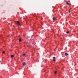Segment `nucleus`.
<instances>
[{"mask_svg": "<svg viewBox=\"0 0 78 78\" xmlns=\"http://www.w3.org/2000/svg\"><path fill=\"white\" fill-rule=\"evenodd\" d=\"M16 23H17V27H21V25H20V24L19 23V22H18V21H17Z\"/></svg>", "mask_w": 78, "mask_h": 78, "instance_id": "f257e3e1", "label": "nucleus"}, {"mask_svg": "<svg viewBox=\"0 0 78 78\" xmlns=\"http://www.w3.org/2000/svg\"><path fill=\"white\" fill-rule=\"evenodd\" d=\"M66 4L67 5H71V4L70 3H69L67 2H66Z\"/></svg>", "mask_w": 78, "mask_h": 78, "instance_id": "f03ea898", "label": "nucleus"}, {"mask_svg": "<svg viewBox=\"0 0 78 78\" xmlns=\"http://www.w3.org/2000/svg\"><path fill=\"white\" fill-rule=\"evenodd\" d=\"M53 61H55V57H53Z\"/></svg>", "mask_w": 78, "mask_h": 78, "instance_id": "7ed1b4c3", "label": "nucleus"}, {"mask_svg": "<svg viewBox=\"0 0 78 78\" xmlns=\"http://www.w3.org/2000/svg\"><path fill=\"white\" fill-rule=\"evenodd\" d=\"M69 54H67V53H65V56H67Z\"/></svg>", "mask_w": 78, "mask_h": 78, "instance_id": "20e7f679", "label": "nucleus"}, {"mask_svg": "<svg viewBox=\"0 0 78 78\" xmlns=\"http://www.w3.org/2000/svg\"><path fill=\"white\" fill-rule=\"evenodd\" d=\"M19 41L20 42H21V41H22V40H21V39L20 38H19Z\"/></svg>", "mask_w": 78, "mask_h": 78, "instance_id": "39448f33", "label": "nucleus"}, {"mask_svg": "<svg viewBox=\"0 0 78 78\" xmlns=\"http://www.w3.org/2000/svg\"><path fill=\"white\" fill-rule=\"evenodd\" d=\"M11 58H13L14 57V55H11Z\"/></svg>", "mask_w": 78, "mask_h": 78, "instance_id": "423d86ee", "label": "nucleus"}, {"mask_svg": "<svg viewBox=\"0 0 78 78\" xmlns=\"http://www.w3.org/2000/svg\"><path fill=\"white\" fill-rule=\"evenodd\" d=\"M55 19H56V18L53 17V20H55Z\"/></svg>", "mask_w": 78, "mask_h": 78, "instance_id": "0eeeda50", "label": "nucleus"}, {"mask_svg": "<svg viewBox=\"0 0 78 78\" xmlns=\"http://www.w3.org/2000/svg\"><path fill=\"white\" fill-rule=\"evenodd\" d=\"M26 64V63H25V62H24V63H23V65H25Z\"/></svg>", "mask_w": 78, "mask_h": 78, "instance_id": "6e6552de", "label": "nucleus"}, {"mask_svg": "<svg viewBox=\"0 0 78 78\" xmlns=\"http://www.w3.org/2000/svg\"><path fill=\"white\" fill-rule=\"evenodd\" d=\"M68 11H69V13L70 12V10L69 9Z\"/></svg>", "mask_w": 78, "mask_h": 78, "instance_id": "1a4fd4ad", "label": "nucleus"}, {"mask_svg": "<svg viewBox=\"0 0 78 78\" xmlns=\"http://www.w3.org/2000/svg\"><path fill=\"white\" fill-rule=\"evenodd\" d=\"M66 33L67 34H68V33H69V31H68V32H66Z\"/></svg>", "mask_w": 78, "mask_h": 78, "instance_id": "9d476101", "label": "nucleus"}, {"mask_svg": "<svg viewBox=\"0 0 78 78\" xmlns=\"http://www.w3.org/2000/svg\"><path fill=\"white\" fill-rule=\"evenodd\" d=\"M56 73H57V71H55V74H56Z\"/></svg>", "mask_w": 78, "mask_h": 78, "instance_id": "9b49d317", "label": "nucleus"}, {"mask_svg": "<svg viewBox=\"0 0 78 78\" xmlns=\"http://www.w3.org/2000/svg\"><path fill=\"white\" fill-rule=\"evenodd\" d=\"M2 53H5V51H3L2 52Z\"/></svg>", "mask_w": 78, "mask_h": 78, "instance_id": "f8f14e48", "label": "nucleus"}, {"mask_svg": "<svg viewBox=\"0 0 78 78\" xmlns=\"http://www.w3.org/2000/svg\"><path fill=\"white\" fill-rule=\"evenodd\" d=\"M23 56H25V54H23Z\"/></svg>", "mask_w": 78, "mask_h": 78, "instance_id": "ddd939ff", "label": "nucleus"}, {"mask_svg": "<svg viewBox=\"0 0 78 78\" xmlns=\"http://www.w3.org/2000/svg\"><path fill=\"white\" fill-rule=\"evenodd\" d=\"M15 22H16V21H15Z\"/></svg>", "mask_w": 78, "mask_h": 78, "instance_id": "4468645a", "label": "nucleus"}]
</instances>
